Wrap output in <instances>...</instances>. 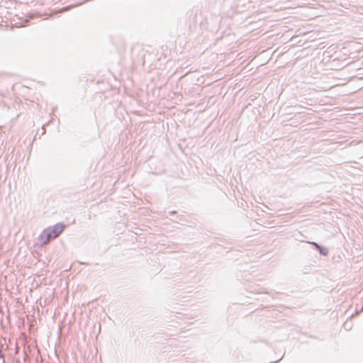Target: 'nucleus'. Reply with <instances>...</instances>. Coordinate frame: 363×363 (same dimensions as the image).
I'll return each mask as SVG.
<instances>
[{
  "label": "nucleus",
  "instance_id": "f257e3e1",
  "mask_svg": "<svg viewBox=\"0 0 363 363\" xmlns=\"http://www.w3.org/2000/svg\"><path fill=\"white\" fill-rule=\"evenodd\" d=\"M65 225L62 223H57L45 229L39 236V240L43 245H45L50 240L57 238L64 230Z\"/></svg>",
  "mask_w": 363,
  "mask_h": 363
}]
</instances>
